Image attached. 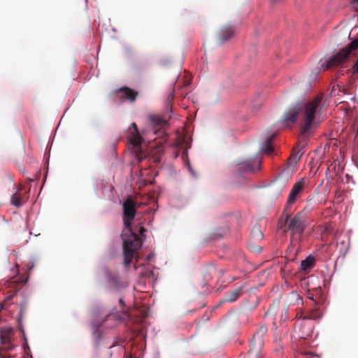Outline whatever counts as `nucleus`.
<instances>
[{"instance_id": "f03ea898", "label": "nucleus", "mask_w": 358, "mask_h": 358, "mask_svg": "<svg viewBox=\"0 0 358 358\" xmlns=\"http://www.w3.org/2000/svg\"><path fill=\"white\" fill-rule=\"evenodd\" d=\"M320 103V99L317 98L303 105H296L289 108L281 119L282 125L287 127L294 124L296 121L299 113H301L302 116L301 130L303 133H306L315 123V113Z\"/></svg>"}, {"instance_id": "4be33fe9", "label": "nucleus", "mask_w": 358, "mask_h": 358, "mask_svg": "<svg viewBox=\"0 0 358 358\" xmlns=\"http://www.w3.org/2000/svg\"><path fill=\"white\" fill-rule=\"evenodd\" d=\"M10 202L12 205L16 207H20L22 204L20 200V195L18 193H15L12 195Z\"/></svg>"}, {"instance_id": "a878e982", "label": "nucleus", "mask_w": 358, "mask_h": 358, "mask_svg": "<svg viewBox=\"0 0 358 358\" xmlns=\"http://www.w3.org/2000/svg\"><path fill=\"white\" fill-rule=\"evenodd\" d=\"M15 348V345L12 344L11 341H10V344H7L6 345H2V349L6 351L12 350Z\"/></svg>"}, {"instance_id": "2eb2a0df", "label": "nucleus", "mask_w": 358, "mask_h": 358, "mask_svg": "<svg viewBox=\"0 0 358 358\" xmlns=\"http://www.w3.org/2000/svg\"><path fill=\"white\" fill-rule=\"evenodd\" d=\"M315 265V258L309 255L305 259L302 260L300 265L301 271L304 273H308Z\"/></svg>"}, {"instance_id": "f3484780", "label": "nucleus", "mask_w": 358, "mask_h": 358, "mask_svg": "<svg viewBox=\"0 0 358 358\" xmlns=\"http://www.w3.org/2000/svg\"><path fill=\"white\" fill-rule=\"evenodd\" d=\"M286 301L289 306L298 305L303 303V299L296 292H291L286 296Z\"/></svg>"}, {"instance_id": "6ab92c4d", "label": "nucleus", "mask_w": 358, "mask_h": 358, "mask_svg": "<svg viewBox=\"0 0 358 358\" xmlns=\"http://www.w3.org/2000/svg\"><path fill=\"white\" fill-rule=\"evenodd\" d=\"M275 137V134L271 135L266 139V141L264 143V152L267 155H271L273 151V141Z\"/></svg>"}, {"instance_id": "f257e3e1", "label": "nucleus", "mask_w": 358, "mask_h": 358, "mask_svg": "<svg viewBox=\"0 0 358 358\" xmlns=\"http://www.w3.org/2000/svg\"><path fill=\"white\" fill-rule=\"evenodd\" d=\"M136 213V203L129 197L123 203V222L124 230L122 234L123 241L124 264L129 266L136 252L141 246V240L133 229L132 222Z\"/></svg>"}, {"instance_id": "c85d7f7f", "label": "nucleus", "mask_w": 358, "mask_h": 358, "mask_svg": "<svg viewBox=\"0 0 358 358\" xmlns=\"http://www.w3.org/2000/svg\"><path fill=\"white\" fill-rule=\"evenodd\" d=\"M119 301H120V304H122V305L124 304V301L122 299H120Z\"/></svg>"}, {"instance_id": "dca6fc26", "label": "nucleus", "mask_w": 358, "mask_h": 358, "mask_svg": "<svg viewBox=\"0 0 358 358\" xmlns=\"http://www.w3.org/2000/svg\"><path fill=\"white\" fill-rule=\"evenodd\" d=\"M13 330L10 327L1 328L0 330V338L2 345L10 344Z\"/></svg>"}, {"instance_id": "39448f33", "label": "nucleus", "mask_w": 358, "mask_h": 358, "mask_svg": "<svg viewBox=\"0 0 358 358\" xmlns=\"http://www.w3.org/2000/svg\"><path fill=\"white\" fill-rule=\"evenodd\" d=\"M131 127L132 130L130 131L129 141L133 145L134 152L138 161L140 162L146 157L145 154L143 152L141 146L143 142V138L139 134L136 124L132 123Z\"/></svg>"}, {"instance_id": "bb28decb", "label": "nucleus", "mask_w": 358, "mask_h": 358, "mask_svg": "<svg viewBox=\"0 0 358 358\" xmlns=\"http://www.w3.org/2000/svg\"><path fill=\"white\" fill-rule=\"evenodd\" d=\"M351 3L353 5L358 4V0H352Z\"/></svg>"}, {"instance_id": "9d476101", "label": "nucleus", "mask_w": 358, "mask_h": 358, "mask_svg": "<svg viewBox=\"0 0 358 358\" xmlns=\"http://www.w3.org/2000/svg\"><path fill=\"white\" fill-rule=\"evenodd\" d=\"M313 331V324L306 320H303L300 327L295 329V334L299 338L306 339L310 336Z\"/></svg>"}, {"instance_id": "393cba45", "label": "nucleus", "mask_w": 358, "mask_h": 358, "mask_svg": "<svg viewBox=\"0 0 358 358\" xmlns=\"http://www.w3.org/2000/svg\"><path fill=\"white\" fill-rule=\"evenodd\" d=\"M133 229L136 232V234H138V232L141 236H143L145 232L146 231V229L142 226L138 227L136 229ZM137 236H138V234H137ZM138 237L140 238L139 236H138Z\"/></svg>"}, {"instance_id": "7c9ffc66", "label": "nucleus", "mask_w": 358, "mask_h": 358, "mask_svg": "<svg viewBox=\"0 0 358 358\" xmlns=\"http://www.w3.org/2000/svg\"><path fill=\"white\" fill-rule=\"evenodd\" d=\"M278 0H272L273 2H275L277 1Z\"/></svg>"}, {"instance_id": "0eeeda50", "label": "nucleus", "mask_w": 358, "mask_h": 358, "mask_svg": "<svg viewBox=\"0 0 358 358\" xmlns=\"http://www.w3.org/2000/svg\"><path fill=\"white\" fill-rule=\"evenodd\" d=\"M306 180L301 178L299 181L296 182L292 188V190L288 196V199L285 207V211L289 210L292 208V205L301 196L305 186Z\"/></svg>"}, {"instance_id": "2f4dec72", "label": "nucleus", "mask_w": 358, "mask_h": 358, "mask_svg": "<svg viewBox=\"0 0 358 358\" xmlns=\"http://www.w3.org/2000/svg\"><path fill=\"white\" fill-rule=\"evenodd\" d=\"M130 358H132V357H130Z\"/></svg>"}, {"instance_id": "cd10ccee", "label": "nucleus", "mask_w": 358, "mask_h": 358, "mask_svg": "<svg viewBox=\"0 0 358 358\" xmlns=\"http://www.w3.org/2000/svg\"><path fill=\"white\" fill-rule=\"evenodd\" d=\"M0 357L1 358H6V356L3 355L1 353V350H0Z\"/></svg>"}, {"instance_id": "20e7f679", "label": "nucleus", "mask_w": 358, "mask_h": 358, "mask_svg": "<svg viewBox=\"0 0 358 358\" xmlns=\"http://www.w3.org/2000/svg\"><path fill=\"white\" fill-rule=\"evenodd\" d=\"M358 48V38L352 41L348 47L340 50L336 55L332 56L326 64L325 69L341 65L348 57L352 51Z\"/></svg>"}, {"instance_id": "7ed1b4c3", "label": "nucleus", "mask_w": 358, "mask_h": 358, "mask_svg": "<svg viewBox=\"0 0 358 358\" xmlns=\"http://www.w3.org/2000/svg\"><path fill=\"white\" fill-rule=\"evenodd\" d=\"M292 209L285 211L284 209L283 213L278 221V228L282 230L283 233H287L290 231L292 235L295 234L302 235L305 229V225L302 220L301 213H298L293 217H291Z\"/></svg>"}, {"instance_id": "f8f14e48", "label": "nucleus", "mask_w": 358, "mask_h": 358, "mask_svg": "<svg viewBox=\"0 0 358 358\" xmlns=\"http://www.w3.org/2000/svg\"><path fill=\"white\" fill-rule=\"evenodd\" d=\"M117 94L120 98L127 99L130 101L133 102L136 100V97L138 95V92H135L131 88L124 87L119 89L117 91Z\"/></svg>"}, {"instance_id": "a211bd4d", "label": "nucleus", "mask_w": 358, "mask_h": 358, "mask_svg": "<svg viewBox=\"0 0 358 358\" xmlns=\"http://www.w3.org/2000/svg\"><path fill=\"white\" fill-rule=\"evenodd\" d=\"M259 165L260 162H256L255 160H248L241 164V169L246 171H251L258 169Z\"/></svg>"}, {"instance_id": "1a4fd4ad", "label": "nucleus", "mask_w": 358, "mask_h": 358, "mask_svg": "<svg viewBox=\"0 0 358 358\" xmlns=\"http://www.w3.org/2000/svg\"><path fill=\"white\" fill-rule=\"evenodd\" d=\"M267 333V328L262 326L258 329V330L254 334L252 339L251 341V346L252 349L260 350L264 345V337Z\"/></svg>"}, {"instance_id": "aec40b11", "label": "nucleus", "mask_w": 358, "mask_h": 358, "mask_svg": "<svg viewBox=\"0 0 358 358\" xmlns=\"http://www.w3.org/2000/svg\"><path fill=\"white\" fill-rule=\"evenodd\" d=\"M220 273H222V270H217L213 266H209L208 268H207L206 273L204 274V279L205 280L208 281L212 278L213 275L219 274Z\"/></svg>"}, {"instance_id": "ddd939ff", "label": "nucleus", "mask_w": 358, "mask_h": 358, "mask_svg": "<svg viewBox=\"0 0 358 358\" xmlns=\"http://www.w3.org/2000/svg\"><path fill=\"white\" fill-rule=\"evenodd\" d=\"M234 34V30L232 27L227 26L223 27L220 33L218 36L219 43L222 44L226 41H227L229 38H231Z\"/></svg>"}, {"instance_id": "423d86ee", "label": "nucleus", "mask_w": 358, "mask_h": 358, "mask_svg": "<svg viewBox=\"0 0 358 358\" xmlns=\"http://www.w3.org/2000/svg\"><path fill=\"white\" fill-rule=\"evenodd\" d=\"M150 121L152 126V134L156 136L155 139L162 138L166 141L167 134L165 131V129L168 125V120L160 115H152L150 116Z\"/></svg>"}, {"instance_id": "6e6552de", "label": "nucleus", "mask_w": 358, "mask_h": 358, "mask_svg": "<svg viewBox=\"0 0 358 358\" xmlns=\"http://www.w3.org/2000/svg\"><path fill=\"white\" fill-rule=\"evenodd\" d=\"M264 238V234L261 231L259 226H255L252 230L251 238L249 243L250 250L255 253L259 254L262 251V248L256 244L257 242L262 241Z\"/></svg>"}, {"instance_id": "4468645a", "label": "nucleus", "mask_w": 358, "mask_h": 358, "mask_svg": "<svg viewBox=\"0 0 358 358\" xmlns=\"http://www.w3.org/2000/svg\"><path fill=\"white\" fill-rule=\"evenodd\" d=\"M290 176L287 171L281 172L275 180L274 185L280 190L283 189L289 180Z\"/></svg>"}, {"instance_id": "b1692460", "label": "nucleus", "mask_w": 358, "mask_h": 358, "mask_svg": "<svg viewBox=\"0 0 358 358\" xmlns=\"http://www.w3.org/2000/svg\"><path fill=\"white\" fill-rule=\"evenodd\" d=\"M108 279L110 282L113 283L114 285H116L119 281V278L117 275H109Z\"/></svg>"}, {"instance_id": "c756f323", "label": "nucleus", "mask_w": 358, "mask_h": 358, "mask_svg": "<svg viewBox=\"0 0 358 358\" xmlns=\"http://www.w3.org/2000/svg\"><path fill=\"white\" fill-rule=\"evenodd\" d=\"M170 96H171V99H173V93H171V94H170Z\"/></svg>"}, {"instance_id": "5701e85b", "label": "nucleus", "mask_w": 358, "mask_h": 358, "mask_svg": "<svg viewBox=\"0 0 358 358\" xmlns=\"http://www.w3.org/2000/svg\"><path fill=\"white\" fill-rule=\"evenodd\" d=\"M20 283H17V280H11V281L8 282V286L9 287L15 289V290L14 291V293H15L17 292V290L19 289L18 286L20 285ZM14 294H13L12 295H10L8 297H7L6 299L7 300H10Z\"/></svg>"}, {"instance_id": "412c9836", "label": "nucleus", "mask_w": 358, "mask_h": 358, "mask_svg": "<svg viewBox=\"0 0 358 358\" xmlns=\"http://www.w3.org/2000/svg\"><path fill=\"white\" fill-rule=\"evenodd\" d=\"M321 311L318 308H314L310 311L308 315L303 317V320H317L321 317Z\"/></svg>"}, {"instance_id": "9b49d317", "label": "nucleus", "mask_w": 358, "mask_h": 358, "mask_svg": "<svg viewBox=\"0 0 358 358\" xmlns=\"http://www.w3.org/2000/svg\"><path fill=\"white\" fill-rule=\"evenodd\" d=\"M243 287H239L234 290L228 292L224 298L220 301L217 306H220L222 303L225 302H234L237 300L242 294Z\"/></svg>"}]
</instances>
